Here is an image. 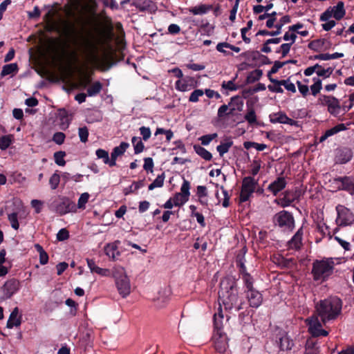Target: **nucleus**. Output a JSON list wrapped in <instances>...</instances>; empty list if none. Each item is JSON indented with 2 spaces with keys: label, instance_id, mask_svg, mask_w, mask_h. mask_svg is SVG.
I'll use <instances>...</instances> for the list:
<instances>
[{
  "label": "nucleus",
  "instance_id": "nucleus-1",
  "mask_svg": "<svg viewBox=\"0 0 354 354\" xmlns=\"http://www.w3.org/2000/svg\"><path fill=\"white\" fill-rule=\"evenodd\" d=\"M71 32L68 31L66 36L72 39V44L78 47L86 56L88 60L95 64L99 69L103 71H108L113 64V55L111 53H104L101 57L99 56L100 47L107 44L111 39L113 26L110 22L109 31L101 32L98 37H93L89 35V37H77L74 26H70Z\"/></svg>",
  "mask_w": 354,
  "mask_h": 354
},
{
  "label": "nucleus",
  "instance_id": "nucleus-2",
  "mask_svg": "<svg viewBox=\"0 0 354 354\" xmlns=\"http://www.w3.org/2000/svg\"><path fill=\"white\" fill-rule=\"evenodd\" d=\"M220 306L223 305L225 310L233 309L238 312L243 309L245 301L239 296V289L236 279L232 277H226L221 280L218 290Z\"/></svg>",
  "mask_w": 354,
  "mask_h": 354
},
{
  "label": "nucleus",
  "instance_id": "nucleus-3",
  "mask_svg": "<svg viewBox=\"0 0 354 354\" xmlns=\"http://www.w3.org/2000/svg\"><path fill=\"white\" fill-rule=\"evenodd\" d=\"M343 302L338 297H329L320 300L316 305V310L323 324L335 320L342 313Z\"/></svg>",
  "mask_w": 354,
  "mask_h": 354
},
{
  "label": "nucleus",
  "instance_id": "nucleus-4",
  "mask_svg": "<svg viewBox=\"0 0 354 354\" xmlns=\"http://www.w3.org/2000/svg\"><path fill=\"white\" fill-rule=\"evenodd\" d=\"M335 262L333 258L315 259L312 263L311 274L315 281L325 282L333 275Z\"/></svg>",
  "mask_w": 354,
  "mask_h": 354
},
{
  "label": "nucleus",
  "instance_id": "nucleus-5",
  "mask_svg": "<svg viewBox=\"0 0 354 354\" xmlns=\"http://www.w3.org/2000/svg\"><path fill=\"white\" fill-rule=\"evenodd\" d=\"M272 222L283 230L292 231L295 228V218L291 212L281 210L275 214Z\"/></svg>",
  "mask_w": 354,
  "mask_h": 354
},
{
  "label": "nucleus",
  "instance_id": "nucleus-6",
  "mask_svg": "<svg viewBox=\"0 0 354 354\" xmlns=\"http://www.w3.org/2000/svg\"><path fill=\"white\" fill-rule=\"evenodd\" d=\"M258 185V180L252 176H245L243 178L239 201L241 203L248 201L254 192Z\"/></svg>",
  "mask_w": 354,
  "mask_h": 354
},
{
  "label": "nucleus",
  "instance_id": "nucleus-7",
  "mask_svg": "<svg viewBox=\"0 0 354 354\" xmlns=\"http://www.w3.org/2000/svg\"><path fill=\"white\" fill-rule=\"evenodd\" d=\"M55 211L58 214L62 216L69 212H76L77 206L75 203L69 198L66 196L59 197L53 202Z\"/></svg>",
  "mask_w": 354,
  "mask_h": 354
},
{
  "label": "nucleus",
  "instance_id": "nucleus-8",
  "mask_svg": "<svg viewBox=\"0 0 354 354\" xmlns=\"http://www.w3.org/2000/svg\"><path fill=\"white\" fill-rule=\"evenodd\" d=\"M318 102L322 106H327L328 111L333 116H337L341 110V105L337 98L333 95H321Z\"/></svg>",
  "mask_w": 354,
  "mask_h": 354
},
{
  "label": "nucleus",
  "instance_id": "nucleus-9",
  "mask_svg": "<svg viewBox=\"0 0 354 354\" xmlns=\"http://www.w3.org/2000/svg\"><path fill=\"white\" fill-rule=\"evenodd\" d=\"M337 211L336 223L339 226H346L354 222V214L351 210L343 205H337L335 207Z\"/></svg>",
  "mask_w": 354,
  "mask_h": 354
},
{
  "label": "nucleus",
  "instance_id": "nucleus-10",
  "mask_svg": "<svg viewBox=\"0 0 354 354\" xmlns=\"http://www.w3.org/2000/svg\"><path fill=\"white\" fill-rule=\"evenodd\" d=\"M338 190L344 191L351 196H354V176H337L333 179Z\"/></svg>",
  "mask_w": 354,
  "mask_h": 354
},
{
  "label": "nucleus",
  "instance_id": "nucleus-11",
  "mask_svg": "<svg viewBox=\"0 0 354 354\" xmlns=\"http://www.w3.org/2000/svg\"><path fill=\"white\" fill-rule=\"evenodd\" d=\"M212 341L217 352L223 353L226 351L228 347V338L225 333L214 332Z\"/></svg>",
  "mask_w": 354,
  "mask_h": 354
},
{
  "label": "nucleus",
  "instance_id": "nucleus-12",
  "mask_svg": "<svg viewBox=\"0 0 354 354\" xmlns=\"http://www.w3.org/2000/svg\"><path fill=\"white\" fill-rule=\"evenodd\" d=\"M353 156L351 149L346 147L339 148L335 151V162L340 165L346 164L351 160Z\"/></svg>",
  "mask_w": 354,
  "mask_h": 354
},
{
  "label": "nucleus",
  "instance_id": "nucleus-13",
  "mask_svg": "<svg viewBox=\"0 0 354 354\" xmlns=\"http://www.w3.org/2000/svg\"><path fill=\"white\" fill-rule=\"evenodd\" d=\"M19 281L16 279L12 278L6 281L2 287L6 298H11L19 290Z\"/></svg>",
  "mask_w": 354,
  "mask_h": 354
},
{
  "label": "nucleus",
  "instance_id": "nucleus-14",
  "mask_svg": "<svg viewBox=\"0 0 354 354\" xmlns=\"http://www.w3.org/2000/svg\"><path fill=\"white\" fill-rule=\"evenodd\" d=\"M245 292L250 307L257 308L261 305L263 296L259 290L254 288Z\"/></svg>",
  "mask_w": 354,
  "mask_h": 354
},
{
  "label": "nucleus",
  "instance_id": "nucleus-15",
  "mask_svg": "<svg viewBox=\"0 0 354 354\" xmlns=\"http://www.w3.org/2000/svg\"><path fill=\"white\" fill-rule=\"evenodd\" d=\"M115 283L118 290L122 297H126L130 294V282L126 275H122L120 277H118L116 279Z\"/></svg>",
  "mask_w": 354,
  "mask_h": 354
},
{
  "label": "nucleus",
  "instance_id": "nucleus-16",
  "mask_svg": "<svg viewBox=\"0 0 354 354\" xmlns=\"http://www.w3.org/2000/svg\"><path fill=\"white\" fill-rule=\"evenodd\" d=\"M332 43L326 39H319L311 41L308 47L314 51L327 50L330 48Z\"/></svg>",
  "mask_w": 354,
  "mask_h": 354
},
{
  "label": "nucleus",
  "instance_id": "nucleus-17",
  "mask_svg": "<svg viewBox=\"0 0 354 354\" xmlns=\"http://www.w3.org/2000/svg\"><path fill=\"white\" fill-rule=\"evenodd\" d=\"M280 351H290L295 346V343L292 339H291L287 333L283 334L277 342Z\"/></svg>",
  "mask_w": 354,
  "mask_h": 354
},
{
  "label": "nucleus",
  "instance_id": "nucleus-18",
  "mask_svg": "<svg viewBox=\"0 0 354 354\" xmlns=\"http://www.w3.org/2000/svg\"><path fill=\"white\" fill-rule=\"evenodd\" d=\"M286 184L284 177H278L268 185V190L272 192L274 196H277L279 192L286 187Z\"/></svg>",
  "mask_w": 354,
  "mask_h": 354
},
{
  "label": "nucleus",
  "instance_id": "nucleus-19",
  "mask_svg": "<svg viewBox=\"0 0 354 354\" xmlns=\"http://www.w3.org/2000/svg\"><path fill=\"white\" fill-rule=\"evenodd\" d=\"M19 308L15 307L11 312L6 324L8 328H12L14 326H19L21 324V315H19Z\"/></svg>",
  "mask_w": 354,
  "mask_h": 354
},
{
  "label": "nucleus",
  "instance_id": "nucleus-20",
  "mask_svg": "<svg viewBox=\"0 0 354 354\" xmlns=\"http://www.w3.org/2000/svg\"><path fill=\"white\" fill-rule=\"evenodd\" d=\"M270 120L272 123H281L292 125L295 121L288 118L286 113L279 112L270 115Z\"/></svg>",
  "mask_w": 354,
  "mask_h": 354
},
{
  "label": "nucleus",
  "instance_id": "nucleus-21",
  "mask_svg": "<svg viewBox=\"0 0 354 354\" xmlns=\"http://www.w3.org/2000/svg\"><path fill=\"white\" fill-rule=\"evenodd\" d=\"M303 229L299 228L292 239L288 241V246L291 249L299 250L302 245Z\"/></svg>",
  "mask_w": 354,
  "mask_h": 354
},
{
  "label": "nucleus",
  "instance_id": "nucleus-22",
  "mask_svg": "<svg viewBox=\"0 0 354 354\" xmlns=\"http://www.w3.org/2000/svg\"><path fill=\"white\" fill-rule=\"evenodd\" d=\"M223 314L220 306L218 312L214 315L213 322H214V332H223Z\"/></svg>",
  "mask_w": 354,
  "mask_h": 354
},
{
  "label": "nucleus",
  "instance_id": "nucleus-23",
  "mask_svg": "<svg viewBox=\"0 0 354 354\" xmlns=\"http://www.w3.org/2000/svg\"><path fill=\"white\" fill-rule=\"evenodd\" d=\"M241 56L249 62H252L254 66H257L261 56V53L257 50H248L241 54Z\"/></svg>",
  "mask_w": 354,
  "mask_h": 354
},
{
  "label": "nucleus",
  "instance_id": "nucleus-24",
  "mask_svg": "<svg viewBox=\"0 0 354 354\" xmlns=\"http://www.w3.org/2000/svg\"><path fill=\"white\" fill-rule=\"evenodd\" d=\"M248 107V111L244 116L245 120L248 122V124L251 126H254L257 124V115L254 108L248 100L246 103Z\"/></svg>",
  "mask_w": 354,
  "mask_h": 354
},
{
  "label": "nucleus",
  "instance_id": "nucleus-25",
  "mask_svg": "<svg viewBox=\"0 0 354 354\" xmlns=\"http://www.w3.org/2000/svg\"><path fill=\"white\" fill-rule=\"evenodd\" d=\"M88 267L92 273H96L100 276H108L109 270L106 268H101L98 267L93 259H86Z\"/></svg>",
  "mask_w": 354,
  "mask_h": 354
},
{
  "label": "nucleus",
  "instance_id": "nucleus-26",
  "mask_svg": "<svg viewBox=\"0 0 354 354\" xmlns=\"http://www.w3.org/2000/svg\"><path fill=\"white\" fill-rule=\"evenodd\" d=\"M131 6L136 7L140 12L151 10L152 1L151 0H132Z\"/></svg>",
  "mask_w": 354,
  "mask_h": 354
},
{
  "label": "nucleus",
  "instance_id": "nucleus-27",
  "mask_svg": "<svg viewBox=\"0 0 354 354\" xmlns=\"http://www.w3.org/2000/svg\"><path fill=\"white\" fill-rule=\"evenodd\" d=\"M190 183L183 178V183L180 188V192H178V196H180L181 204H184L189 200L190 195Z\"/></svg>",
  "mask_w": 354,
  "mask_h": 354
},
{
  "label": "nucleus",
  "instance_id": "nucleus-28",
  "mask_svg": "<svg viewBox=\"0 0 354 354\" xmlns=\"http://www.w3.org/2000/svg\"><path fill=\"white\" fill-rule=\"evenodd\" d=\"M333 17L336 20H341L346 15L344 3L339 1L335 6L332 7Z\"/></svg>",
  "mask_w": 354,
  "mask_h": 354
},
{
  "label": "nucleus",
  "instance_id": "nucleus-29",
  "mask_svg": "<svg viewBox=\"0 0 354 354\" xmlns=\"http://www.w3.org/2000/svg\"><path fill=\"white\" fill-rule=\"evenodd\" d=\"M196 196L198 198V201L202 205L207 206V199L206 198L207 196V189L205 186L198 185L196 187Z\"/></svg>",
  "mask_w": 354,
  "mask_h": 354
},
{
  "label": "nucleus",
  "instance_id": "nucleus-30",
  "mask_svg": "<svg viewBox=\"0 0 354 354\" xmlns=\"http://www.w3.org/2000/svg\"><path fill=\"white\" fill-rule=\"evenodd\" d=\"M104 252L110 259L115 260L117 256L120 255L118 246L115 243H108L104 247Z\"/></svg>",
  "mask_w": 354,
  "mask_h": 354
},
{
  "label": "nucleus",
  "instance_id": "nucleus-31",
  "mask_svg": "<svg viewBox=\"0 0 354 354\" xmlns=\"http://www.w3.org/2000/svg\"><path fill=\"white\" fill-rule=\"evenodd\" d=\"M18 71L19 67L17 63L6 64L2 68L1 76L5 77L6 75L11 74H16L18 72Z\"/></svg>",
  "mask_w": 354,
  "mask_h": 354
},
{
  "label": "nucleus",
  "instance_id": "nucleus-32",
  "mask_svg": "<svg viewBox=\"0 0 354 354\" xmlns=\"http://www.w3.org/2000/svg\"><path fill=\"white\" fill-rule=\"evenodd\" d=\"M129 147V144L128 142H122L119 146L113 149L111 156L117 160L118 156L124 154Z\"/></svg>",
  "mask_w": 354,
  "mask_h": 354
},
{
  "label": "nucleus",
  "instance_id": "nucleus-33",
  "mask_svg": "<svg viewBox=\"0 0 354 354\" xmlns=\"http://www.w3.org/2000/svg\"><path fill=\"white\" fill-rule=\"evenodd\" d=\"M194 149L195 152L204 160L207 161H210L212 160V153L204 147L200 146L199 145H194Z\"/></svg>",
  "mask_w": 354,
  "mask_h": 354
},
{
  "label": "nucleus",
  "instance_id": "nucleus-34",
  "mask_svg": "<svg viewBox=\"0 0 354 354\" xmlns=\"http://www.w3.org/2000/svg\"><path fill=\"white\" fill-rule=\"evenodd\" d=\"M344 57V54L342 53H335L333 54L329 53H321L318 55H315L313 57L314 59H319V60H330L338 59Z\"/></svg>",
  "mask_w": 354,
  "mask_h": 354
},
{
  "label": "nucleus",
  "instance_id": "nucleus-35",
  "mask_svg": "<svg viewBox=\"0 0 354 354\" xmlns=\"http://www.w3.org/2000/svg\"><path fill=\"white\" fill-rule=\"evenodd\" d=\"M263 75V71L261 69H255L248 75L246 77L247 84H252L258 81Z\"/></svg>",
  "mask_w": 354,
  "mask_h": 354
},
{
  "label": "nucleus",
  "instance_id": "nucleus-36",
  "mask_svg": "<svg viewBox=\"0 0 354 354\" xmlns=\"http://www.w3.org/2000/svg\"><path fill=\"white\" fill-rule=\"evenodd\" d=\"M102 89V84L96 81L87 89V95L89 97L95 96L100 93Z\"/></svg>",
  "mask_w": 354,
  "mask_h": 354
},
{
  "label": "nucleus",
  "instance_id": "nucleus-37",
  "mask_svg": "<svg viewBox=\"0 0 354 354\" xmlns=\"http://www.w3.org/2000/svg\"><path fill=\"white\" fill-rule=\"evenodd\" d=\"M291 22V18L289 15H285L282 17L279 21L274 25V27L276 28V30H273L274 32H277V35H279L281 32V28L282 27L286 24Z\"/></svg>",
  "mask_w": 354,
  "mask_h": 354
},
{
  "label": "nucleus",
  "instance_id": "nucleus-38",
  "mask_svg": "<svg viewBox=\"0 0 354 354\" xmlns=\"http://www.w3.org/2000/svg\"><path fill=\"white\" fill-rule=\"evenodd\" d=\"M35 248L39 253V263L41 265H46L48 261V255L44 250L43 247L37 243L35 245Z\"/></svg>",
  "mask_w": 354,
  "mask_h": 354
},
{
  "label": "nucleus",
  "instance_id": "nucleus-39",
  "mask_svg": "<svg viewBox=\"0 0 354 354\" xmlns=\"http://www.w3.org/2000/svg\"><path fill=\"white\" fill-rule=\"evenodd\" d=\"M243 281L244 286L245 288V291H248L254 289V279L250 274H246L241 277Z\"/></svg>",
  "mask_w": 354,
  "mask_h": 354
},
{
  "label": "nucleus",
  "instance_id": "nucleus-40",
  "mask_svg": "<svg viewBox=\"0 0 354 354\" xmlns=\"http://www.w3.org/2000/svg\"><path fill=\"white\" fill-rule=\"evenodd\" d=\"M305 349V354H319L320 353L319 347L313 342L307 341Z\"/></svg>",
  "mask_w": 354,
  "mask_h": 354
},
{
  "label": "nucleus",
  "instance_id": "nucleus-41",
  "mask_svg": "<svg viewBox=\"0 0 354 354\" xmlns=\"http://www.w3.org/2000/svg\"><path fill=\"white\" fill-rule=\"evenodd\" d=\"M13 141V136L11 134L0 137V149L6 150Z\"/></svg>",
  "mask_w": 354,
  "mask_h": 354
},
{
  "label": "nucleus",
  "instance_id": "nucleus-42",
  "mask_svg": "<svg viewBox=\"0 0 354 354\" xmlns=\"http://www.w3.org/2000/svg\"><path fill=\"white\" fill-rule=\"evenodd\" d=\"M131 142L136 154H138L144 150L145 146L140 137L133 136L131 139Z\"/></svg>",
  "mask_w": 354,
  "mask_h": 354
},
{
  "label": "nucleus",
  "instance_id": "nucleus-43",
  "mask_svg": "<svg viewBox=\"0 0 354 354\" xmlns=\"http://www.w3.org/2000/svg\"><path fill=\"white\" fill-rule=\"evenodd\" d=\"M313 81L314 84L310 86V91L312 95L316 96L322 88V80L319 77H313Z\"/></svg>",
  "mask_w": 354,
  "mask_h": 354
},
{
  "label": "nucleus",
  "instance_id": "nucleus-44",
  "mask_svg": "<svg viewBox=\"0 0 354 354\" xmlns=\"http://www.w3.org/2000/svg\"><path fill=\"white\" fill-rule=\"evenodd\" d=\"M308 331L314 329H319L322 328V322L320 321L317 317H311L308 319Z\"/></svg>",
  "mask_w": 354,
  "mask_h": 354
},
{
  "label": "nucleus",
  "instance_id": "nucleus-45",
  "mask_svg": "<svg viewBox=\"0 0 354 354\" xmlns=\"http://www.w3.org/2000/svg\"><path fill=\"white\" fill-rule=\"evenodd\" d=\"M283 196L286 198L288 202L293 203L295 201L298 200L299 197V192L298 190H286L283 193Z\"/></svg>",
  "mask_w": 354,
  "mask_h": 354
},
{
  "label": "nucleus",
  "instance_id": "nucleus-46",
  "mask_svg": "<svg viewBox=\"0 0 354 354\" xmlns=\"http://www.w3.org/2000/svg\"><path fill=\"white\" fill-rule=\"evenodd\" d=\"M228 105L229 106L236 107L237 111H241L243 106V101L240 96L236 95L231 97Z\"/></svg>",
  "mask_w": 354,
  "mask_h": 354
},
{
  "label": "nucleus",
  "instance_id": "nucleus-47",
  "mask_svg": "<svg viewBox=\"0 0 354 354\" xmlns=\"http://www.w3.org/2000/svg\"><path fill=\"white\" fill-rule=\"evenodd\" d=\"M274 262L277 264L281 268H288L292 263V259H286L282 256H279L275 258Z\"/></svg>",
  "mask_w": 354,
  "mask_h": 354
},
{
  "label": "nucleus",
  "instance_id": "nucleus-48",
  "mask_svg": "<svg viewBox=\"0 0 354 354\" xmlns=\"http://www.w3.org/2000/svg\"><path fill=\"white\" fill-rule=\"evenodd\" d=\"M233 142L232 140H229L227 142L221 143L219 145L216 147V150L219 153L221 156H223V154L227 153L230 148L232 146Z\"/></svg>",
  "mask_w": 354,
  "mask_h": 354
},
{
  "label": "nucleus",
  "instance_id": "nucleus-49",
  "mask_svg": "<svg viewBox=\"0 0 354 354\" xmlns=\"http://www.w3.org/2000/svg\"><path fill=\"white\" fill-rule=\"evenodd\" d=\"M212 8V6L201 4L198 6H195L192 8L191 12L194 15H203L206 13L207 11L210 10Z\"/></svg>",
  "mask_w": 354,
  "mask_h": 354
},
{
  "label": "nucleus",
  "instance_id": "nucleus-50",
  "mask_svg": "<svg viewBox=\"0 0 354 354\" xmlns=\"http://www.w3.org/2000/svg\"><path fill=\"white\" fill-rule=\"evenodd\" d=\"M60 182V175L58 174V171H56L49 179V185L52 189H56Z\"/></svg>",
  "mask_w": 354,
  "mask_h": 354
},
{
  "label": "nucleus",
  "instance_id": "nucleus-51",
  "mask_svg": "<svg viewBox=\"0 0 354 354\" xmlns=\"http://www.w3.org/2000/svg\"><path fill=\"white\" fill-rule=\"evenodd\" d=\"M66 156V152L59 151H57L54 153V159L55 163L59 166H64L66 165V161L64 160V157Z\"/></svg>",
  "mask_w": 354,
  "mask_h": 354
},
{
  "label": "nucleus",
  "instance_id": "nucleus-52",
  "mask_svg": "<svg viewBox=\"0 0 354 354\" xmlns=\"http://www.w3.org/2000/svg\"><path fill=\"white\" fill-rule=\"evenodd\" d=\"M164 183V174L158 175L156 178L149 185V190H153L156 187H162Z\"/></svg>",
  "mask_w": 354,
  "mask_h": 354
},
{
  "label": "nucleus",
  "instance_id": "nucleus-53",
  "mask_svg": "<svg viewBox=\"0 0 354 354\" xmlns=\"http://www.w3.org/2000/svg\"><path fill=\"white\" fill-rule=\"evenodd\" d=\"M253 22L252 20H249L247 23V26L241 29V37L244 42L249 44L250 39L246 36V31L250 30L252 27Z\"/></svg>",
  "mask_w": 354,
  "mask_h": 354
},
{
  "label": "nucleus",
  "instance_id": "nucleus-54",
  "mask_svg": "<svg viewBox=\"0 0 354 354\" xmlns=\"http://www.w3.org/2000/svg\"><path fill=\"white\" fill-rule=\"evenodd\" d=\"M8 218L10 223L11 227L15 230H18L19 227L18 214L17 212L11 213L8 214Z\"/></svg>",
  "mask_w": 354,
  "mask_h": 354
},
{
  "label": "nucleus",
  "instance_id": "nucleus-55",
  "mask_svg": "<svg viewBox=\"0 0 354 354\" xmlns=\"http://www.w3.org/2000/svg\"><path fill=\"white\" fill-rule=\"evenodd\" d=\"M78 135L82 142H86L89 135L88 128L86 127H80L78 129Z\"/></svg>",
  "mask_w": 354,
  "mask_h": 354
},
{
  "label": "nucleus",
  "instance_id": "nucleus-56",
  "mask_svg": "<svg viewBox=\"0 0 354 354\" xmlns=\"http://www.w3.org/2000/svg\"><path fill=\"white\" fill-rule=\"evenodd\" d=\"M285 65H286V63H284L283 62L275 61L274 62L272 67L271 68V69L270 70V71L268 73V79L270 80V77H272V76H271L272 74H274V73H277L278 71Z\"/></svg>",
  "mask_w": 354,
  "mask_h": 354
},
{
  "label": "nucleus",
  "instance_id": "nucleus-57",
  "mask_svg": "<svg viewBox=\"0 0 354 354\" xmlns=\"http://www.w3.org/2000/svg\"><path fill=\"white\" fill-rule=\"evenodd\" d=\"M204 95V91L202 89H195L192 92L189 97V101L191 102H197L198 101L199 97H201Z\"/></svg>",
  "mask_w": 354,
  "mask_h": 354
},
{
  "label": "nucleus",
  "instance_id": "nucleus-58",
  "mask_svg": "<svg viewBox=\"0 0 354 354\" xmlns=\"http://www.w3.org/2000/svg\"><path fill=\"white\" fill-rule=\"evenodd\" d=\"M89 196L87 192L82 194L78 199L77 207L80 209H85V205L88 202Z\"/></svg>",
  "mask_w": 354,
  "mask_h": 354
},
{
  "label": "nucleus",
  "instance_id": "nucleus-59",
  "mask_svg": "<svg viewBox=\"0 0 354 354\" xmlns=\"http://www.w3.org/2000/svg\"><path fill=\"white\" fill-rule=\"evenodd\" d=\"M333 72V68L328 67L327 68H321V70H317L316 73L318 77H322L324 79L329 77Z\"/></svg>",
  "mask_w": 354,
  "mask_h": 354
},
{
  "label": "nucleus",
  "instance_id": "nucleus-60",
  "mask_svg": "<svg viewBox=\"0 0 354 354\" xmlns=\"http://www.w3.org/2000/svg\"><path fill=\"white\" fill-rule=\"evenodd\" d=\"M218 136L217 133L207 134L201 136L199 140L203 145H208L211 141Z\"/></svg>",
  "mask_w": 354,
  "mask_h": 354
},
{
  "label": "nucleus",
  "instance_id": "nucleus-61",
  "mask_svg": "<svg viewBox=\"0 0 354 354\" xmlns=\"http://www.w3.org/2000/svg\"><path fill=\"white\" fill-rule=\"evenodd\" d=\"M69 238V232L66 228H62L59 230L57 234V239L59 241H64Z\"/></svg>",
  "mask_w": 354,
  "mask_h": 354
},
{
  "label": "nucleus",
  "instance_id": "nucleus-62",
  "mask_svg": "<svg viewBox=\"0 0 354 354\" xmlns=\"http://www.w3.org/2000/svg\"><path fill=\"white\" fill-rule=\"evenodd\" d=\"M221 87L229 91H236L238 89V86L235 84L234 80L223 81Z\"/></svg>",
  "mask_w": 354,
  "mask_h": 354
},
{
  "label": "nucleus",
  "instance_id": "nucleus-63",
  "mask_svg": "<svg viewBox=\"0 0 354 354\" xmlns=\"http://www.w3.org/2000/svg\"><path fill=\"white\" fill-rule=\"evenodd\" d=\"M66 136L62 132H56L53 136V141L57 145H62L64 143Z\"/></svg>",
  "mask_w": 354,
  "mask_h": 354
},
{
  "label": "nucleus",
  "instance_id": "nucleus-64",
  "mask_svg": "<svg viewBox=\"0 0 354 354\" xmlns=\"http://www.w3.org/2000/svg\"><path fill=\"white\" fill-rule=\"evenodd\" d=\"M144 161H145V163H144V165H143V169L147 171V172H152L153 171V160L150 157H148V158H145L144 159Z\"/></svg>",
  "mask_w": 354,
  "mask_h": 354
}]
</instances>
